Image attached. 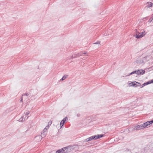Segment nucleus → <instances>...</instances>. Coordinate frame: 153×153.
I'll list each match as a JSON object with an SVG mask.
<instances>
[{"label": "nucleus", "mask_w": 153, "mask_h": 153, "mask_svg": "<svg viewBox=\"0 0 153 153\" xmlns=\"http://www.w3.org/2000/svg\"><path fill=\"white\" fill-rule=\"evenodd\" d=\"M147 126L148 125L146 122L140 125H137L136 126H135L134 128V129L135 130H139L146 128Z\"/></svg>", "instance_id": "nucleus-1"}, {"label": "nucleus", "mask_w": 153, "mask_h": 153, "mask_svg": "<svg viewBox=\"0 0 153 153\" xmlns=\"http://www.w3.org/2000/svg\"><path fill=\"white\" fill-rule=\"evenodd\" d=\"M129 85L130 86L137 87L138 86H140L141 85V84L140 82L134 81L129 83Z\"/></svg>", "instance_id": "nucleus-2"}, {"label": "nucleus", "mask_w": 153, "mask_h": 153, "mask_svg": "<svg viewBox=\"0 0 153 153\" xmlns=\"http://www.w3.org/2000/svg\"><path fill=\"white\" fill-rule=\"evenodd\" d=\"M64 153H67L70 152L71 151V147L67 146L63 148Z\"/></svg>", "instance_id": "nucleus-3"}, {"label": "nucleus", "mask_w": 153, "mask_h": 153, "mask_svg": "<svg viewBox=\"0 0 153 153\" xmlns=\"http://www.w3.org/2000/svg\"><path fill=\"white\" fill-rule=\"evenodd\" d=\"M145 6L144 7V9L147 10L148 8L152 7L151 2H147L145 4Z\"/></svg>", "instance_id": "nucleus-4"}, {"label": "nucleus", "mask_w": 153, "mask_h": 153, "mask_svg": "<svg viewBox=\"0 0 153 153\" xmlns=\"http://www.w3.org/2000/svg\"><path fill=\"white\" fill-rule=\"evenodd\" d=\"M145 73V71L143 70H138L137 71V75L143 74Z\"/></svg>", "instance_id": "nucleus-5"}, {"label": "nucleus", "mask_w": 153, "mask_h": 153, "mask_svg": "<svg viewBox=\"0 0 153 153\" xmlns=\"http://www.w3.org/2000/svg\"><path fill=\"white\" fill-rule=\"evenodd\" d=\"M67 118V117H64L63 119L62 120L60 123V126L61 127H62V126H63L65 122L66 119Z\"/></svg>", "instance_id": "nucleus-6"}, {"label": "nucleus", "mask_w": 153, "mask_h": 153, "mask_svg": "<svg viewBox=\"0 0 153 153\" xmlns=\"http://www.w3.org/2000/svg\"><path fill=\"white\" fill-rule=\"evenodd\" d=\"M145 31H143V32H140V35L139 36H137V37H136V38L138 39H140L143 37L144 36H145V34L144 33Z\"/></svg>", "instance_id": "nucleus-7"}, {"label": "nucleus", "mask_w": 153, "mask_h": 153, "mask_svg": "<svg viewBox=\"0 0 153 153\" xmlns=\"http://www.w3.org/2000/svg\"><path fill=\"white\" fill-rule=\"evenodd\" d=\"M135 33H136V34L134 35V36L136 38L137 36H140V30H138L137 29L135 30Z\"/></svg>", "instance_id": "nucleus-8"}, {"label": "nucleus", "mask_w": 153, "mask_h": 153, "mask_svg": "<svg viewBox=\"0 0 153 153\" xmlns=\"http://www.w3.org/2000/svg\"><path fill=\"white\" fill-rule=\"evenodd\" d=\"M29 116H27V117L26 119H25V118H23V116H22L19 120V121L20 122H23L25 121V120H27Z\"/></svg>", "instance_id": "nucleus-9"}, {"label": "nucleus", "mask_w": 153, "mask_h": 153, "mask_svg": "<svg viewBox=\"0 0 153 153\" xmlns=\"http://www.w3.org/2000/svg\"><path fill=\"white\" fill-rule=\"evenodd\" d=\"M63 148L58 150L56 151V153H64Z\"/></svg>", "instance_id": "nucleus-10"}, {"label": "nucleus", "mask_w": 153, "mask_h": 153, "mask_svg": "<svg viewBox=\"0 0 153 153\" xmlns=\"http://www.w3.org/2000/svg\"><path fill=\"white\" fill-rule=\"evenodd\" d=\"M143 62V60L142 59H139L136 61V62L137 64H141Z\"/></svg>", "instance_id": "nucleus-11"}, {"label": "nucleus", "mask_w": 153, "mask_h": 153, "mask_svg": "<svg viewBox=\"0 0 153 153\" xmlns=\"http://www.w3.org/2000/svg\"><path fill=\"white\" fill-rule=\"evenodd\" d=\"M96 137L97 140V139H100L102 137L104 136L103 134H100L98 135H96Z\"/></svg>", "instance_id": "nucleus-12"}, {"label": "nucleus", "mask_w": 153, "mask_h": 153, "mask_svg": "<svg viewBox=\"0 0 153 153\" xmlns=\"http://www.w3.org/2000/svg\"><path fill=\"white\" fill-rule=\"evenodd\" d=\"M96 135H94V136H92L90 137V140H97V138H96Z\"/></svg>", "instance_id": "nucleus-13"}, {"label": "nucleus", "mask_w": 153, "mask_h": 153, "mask_svg": "<svg viewBox=\"0 0 153 153\" xmlns=\"http://www.w3.org/2000/svg\"><path fill=\"white\" fill-rule=\"evenodd\" d=\"M83 54V51L79 52L76 54V57H79L80 56H82Z\"/></svg>", "instance_id": "nucleus-14"}, {"label": "nucleus", "mask_w": 153, "mask_h": 153, "mask_svg": "<svg viewBox=\"0 0 153 153\" xmlns=\"http://www.w3.org/2000/svg\"><path fill=\"white\" fill-rule=\"evenodd\" d=\"M68 76V75H64L61 78L60 80L62 81H63L65 80V79H66Z\"/></svg>", "instance_id": "nucleus-15"}, {"label": "nucleus", "mask_w": 153, "mask_h": 153, "mask_svg": "<svg viewBox=\"0 0 153 153\" xmlns=\"http://www.w3.org/2000/svg\"><path fill=\"white\" fill-rule=\"evenodd\" d=\"M46 133H45V132H43V131L42 132L41 135L42 137L43 138L45 137L46 136Z\"/></svg>", "instance_id": "nucleus-16"}, {"label": "nucleus", "mask_w": 153, "mask_h": 153, "mask_svg": "<svg viewBox=\"0 0 153 153\" xmlns=\"http://www.w3.org/2000/svg\"><path fill=\"white\" fill-rule=\"evenodd\" d=\"M146 123L148 126L150 124L153 123V120L150 121H148L146 122Z\"/></svg>", "instance_id": "nucleus-17"}, {"label": "nucleus", "mask_w": 153, "mask_h": 153, "mask_svg": "<svg viewBox=\"0 0 153 153\" xmlns=\"http://www.w3.org/2000/svg\"><path fill=\"white\" fill-rule=\"evenodd\" d=\"M76 57H77L76 55V54H74V55H73L72 56H71V57H68V59H73V58H76Z\"/></svg>", "instance_id": "nucleus-18"}, {"label": "nucleus", "mask_w": 153, "mask_h": 153, "mask_svg": "<svg viewBox=\"0 0 153 153\" xmlns=\"http://www.w3.org/2000/svg\"><path fill=\"white\" fill-rule=\"evenodd\" d=\"M153 19V14H152V16L149 19L148 22H152V20Z\"/></svg>", "instance_id": "nucleus-19"}, {"label": "nucleus", "mask_w": 153, "mask_h": 153, "mask_svg": "<svg viewBox=\"0 0 153 153\" xmlns=\"http://www.w3.org/2000/svg\"><path fill=\"white\" fill-rule=\"evenodd\" d=\"M90 141L91 140H90V137L84 140V141L85 142H88Z\"/></svg>", "instance_id": "nucleus-20"}, {"label": "nucleus", "mask_w": 153, "mask_h": 153, "mask_svg": "<svg viewBox=\"0 0 153 153\" xmlns=\"http://www.w3.org/2000/svg\"><path fill=\"white\" fill-rule=\"evenodd\" d=\"M100 41H97L94 43V44H100Z\"/></svg>", "instance_id": "nucleus-21"}, {"label": "nucleus", "mask_w": 153, "mask_h": 153, "mask_svg": "<svg viewBox=\"0 0 153 153\" xmlns=\"http://www.w3.org/2000/svg\"><path fill=\"white\" fill-rule=\"evenodd\" d=\"M145 83L146 84V85H148L151 84V83L149 81H148L147 82H145Z\"/></svg>", "instance_id": "nucleus-22"}, {"label": "nucleus", "mask_w": 153, "mask_h": 153, "mask_svg": "<svg viewBox=\"0 0 153 153\" xmlns=\"http://www.w3.org/2000/svg\"><path fill=\"white\" fill-rule=\"evenodd\" d=\"M145 85H146V84L145 83H143L142 85H141L142 86L141 87V88H142Z\"/></svg>", "instance_id": "nucleus-23"}, {"label": "nucleus", "mask_w": 153, "mask_h": 153, "mask_svg": "<svg viewBox=\"0 0 153 153\" xmlns=\"http://www.w3.org/2000/svg\"><path fill=\"white\" fill-rule=\"evenodd\" d=\"M29 114H30V112H29V111H27V112L26 113V114H25V116H27V115H28Z\"/></svg>", "instance_id": "nucleus-24"}, {"label": "nucleus", "mask_w": 153, "mask_h": 153, "mask_svg": "<svg viewBox=\"0 0 153 153\" xmlns=\"http://www.w3.org/2000/svg\"><path fill=\"white\" fill-rule=\"evenodd\" d=\"M24 95H26V96H28V94L27 93H26L25 94H22V96H24Z\"/></svg>", "instance_id": "nucleus-25"}, {"label": "nucleus", "mask_w": 153, "mask_h": 153, "mask_svg": "<svg viewBox=\"0 0 153 153\" xmlns=\"http://www.w3.org/2000/svg\"><path fill=\"white\" fill-rule=\"evenodd\" d=\"M47 130H46V128H45L43 130V132H45V133L47 132Z\"/></svg>", "instance_id": "nucleus-26"}, {"label": "nucleus", "mask_w": 153, "mask_h": 153, "mask_svg": "<svg viewBox=\"0 0 153 153\" xmlns=\"http://www.w3.org/2000/svg\"><path fill=\"white\" fill-rule=\"evenodd\" d=\"M87 53H88L86 51H83V54H86Z\"/></svg>", "instance_id": "nucleus-27"}, {"label": "nucleus", "mask_w": 153, "mask_h": 153, "mask_svg": "<svg viewBox=\"0 0 153 153\" xmlns=\"http://www.w3.org/2000/svg\"><path fill=\"white\" fill-rule=\"evenodd\" d=\"M133 74V73H132V72H131V73H130L129 74H128L127 75V76H130V75H132V74Z\"/></svg>", "instance_id": "nucleus-28"}, {"label": "nucleus", "mask_w": 153, "mask_h": 153, "mask_svg": "<svg viewBox=\"0 0 153 153\" xmlns=\"http://www.w3.org/2000/svg\"><path fill=\"white\" fill-rule=\"evenodd\" d=\"M133 74H137V71H135L132 72Z\"/></svg>", "instance_id": "nucleus-29"}, {"label": "nucleus", "mask_w": 153, "mask_h": 153, "mask_svg": "<svg viewBox=\"0 0 153 153\" xmlns=\"http://www.w3.org/2000/svg\"><path fill=\"white\" fill-rule=\"evenodd\" d=\"M49 128V126H46L45 128H46V130H47Z\"/></svg>", "instance_id": "nucleus-30"}, {"label": "nucleus", "mask_w": 153, "mask_h": 153, "mask_svg": "<svg viewBox=\"0 0 153 153\" xmlns=\"http://www.w3.org/2000/svg\"><path fill=\"white\" fill-rule=\"evenodd\" d=\"M150 82L151 84L152 83H153V79L152 80H151L150 81Z\"/></svg>", "instance_id": "nucleus-31"}, {"label": "nucleus", "mask_w": 153, "mask_h": 153, "mask_svg": "<svg viewBox=\"0 0 153 153\" xmlns=\"http://www.w3.org/2000/svg\"><path fill=\"white\" fill-rule=\"evenodd\" d=\"M80 114H77V116L78 117H79L80 116Z\"/></svg>", "instance_id": "nucleus-32"}, {"label": "nucleus", "mask_w": 153, "mask_h": 153, "mask_svg": "<svg viewBox=\"0 0 153 153\" xmlns=\"http://www.w3.org/2000/svg\"><path fill=\"white\" fill-rule=\"evenodd\" d=\"M20 101H21V102H22V101H23V99H22V97L21 98V100H20Z\"/></svg>", "instance_id": "nucleus-33"}, {"label": "nucleus", "mask_w": 153, "mask_h": 153, "mask_svg": "<svg viewBox=\"0 0 153 153\" xmlns=\"http://www.w3.org/2000/svg\"><path fill=\"white\" fill-rule=\"evenodd\" d=\"M23 118H25V119H26V118H26V117L27 116H25V117H24V115L23 116Z\"/></svg>", "instance_id": "nucleus-34"}, {"label": "nucleus", "mask_w": 153, "mask_h": 153, "mask_svg": "<svg viewBox=\"0 0 153 153\" xmlns=\"http://www.w3.org/2000/svg\"><path fill=\"white\" fill-rule=\"evenodd\" d=\"M151 4H152V6L153 7V3L151 2Z\"/></svg>", "instance_id": "nucleus-35"}, {"label": "nucleus", "mask_w": 153, "mask_h": 153, "mask_svg": "<svg viewBox=\"0 0 153 153\" xmlns=\"http://www.w3.org/2000/svg\"><path fill=\"white\" fill-rule=\"evenodd\" d=\"M147 17H145V18H144V19H147Z\"/></svg>", "instance_id": "nucleus-36"}]
</instances>
